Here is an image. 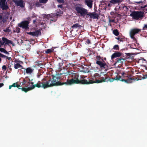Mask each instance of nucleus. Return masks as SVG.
Wrapping results in <instances>:
<instances>
[{
	"label": "nucleus",
	"instance_id": "42",
	"mask_svg": "<svg viewBox=\"0 0 147 147\" xmlns=\"http://www.w3.org/2000/svg\"><path fill=\"white\" fill-rule=\"evenodd\" d=\"M2 68L5 71L7 69V67L5 65H4L2 66Z\"/></svg>",
	"mask_w": 147,
	"mask_h": 147
},
{
	"label": "nucleus",
	"instance_id": "22",
	"mask_svg": "<svg viewBox=\"0 0 147 147\" xmlns=\"http://www.w3.org/2000/svg\"><path fill=\"white\" fill-rule=\"evenodd\" d=\"M21 89L23 91H24L25 92H27L28 91L32 90L31 86L28 87L27 88H18V89Z\"/></svg>",
	"mask_w": 147,
	"mask_h": 147
},
{
	"label": "nucleus",
	"instance_id": "26",
	"mask_svg": "<svg viewBox=\"0 0 147 147\" xmlns=\"http://www.w3.org/2000/svg\"><path fill=\"white\" fill-rule=\"evenodd\" d=\"M95 60L96 61H103V59L100 55H97L96 57Z\"/></svg>",
	"mask_w": 147,
	"mask_h": 147
},
{
	"label": "nucleus",
	"instance_id": "43",
	"mask_svg": "<svg viewBox=\"0 0 147 147\" xmlns=\"http://www.w3.org/2000/svg\"><path fill=\"white\" fill-rule=\"evenodd\" d=\"M90 43V40L88 39L86 41V43L87 44H89Z\"/></svg>",
	"mask_w": 147,
	"mask_h": 147
},
{
	"label": "nucleus",
	"instance_id": "11",
	"mask_svg": "<svg viewBox=\"0 0 147 147\" xmlns=\"http://www.w3.org/2000/svg\"><path fill=\"white\" fill-rule=\"evenodd\" d=\"M138 63L140 64L141 65H143L147 70V61L144 58H141L138 61Z\"/></svg>",
	"mask_w": 147,
	"mask_h": 147
},
{
	"label": "nucleus",
	"instance_id": "62",
	"mask_svg": "<svg viewBox=\"0 0 147 147\" xmlns=\"http://www.w3.org/2000/svg\"><path fill=\"white\" fill-rule=\"evenodd\" d=\"M106 58H104V60H106Z\"/></svg>",
	"mask_w": 147,
	"mask_h": 147
},
{
	"label": "nucleus",
	"instance_id": "19",
	"mask_svg": "<svg viewBox=\"0 0 147 147\" xmlns=\"http://www.w3.org/2000/svg\"><path fill=\"white\" fill-rule=\"evenodd\" d=\"M14 68L16 69H17L18 68L23 69V67L19 63L15 62L14 65Z\"/></svg>",
	"mask_w": 147,
	"mask_h": 147
},
{
	"label": "nucleus",
	"instance_id": "55",
	"mask_svg": "<svg viewBox=\"0 0 147 147\" xmlns=\"http://www.w3.org/2000/svg\"><path fill=\"white\" fill-rule=\"evenodd\" d=\"M141 9H144V6H141Z\"/></svg>",
	"mask_w": 147,
	"mask_h": 147
},
{
	"label": "nucleus",
	"instance_id": "64",
	"mask_svg": "<svg viewBox=\"0 0 147 147\" xmlns=\"http://www.w3.org/2000/svg\"><path fill=\"white\" fill-rule=\"evenodd\" d=\"M21 41H22V42H23V40H21Z\"/></svg>",
	"mask_w": 147,
	"mask_h": 147
},
{
	"label": "nucleus",
	"instance_id": "29",
	"mask_svg": "<svg viewBox=\"0 0 147 147\" xmlns=\"http://www.w3.org/2000/svg\"><path fill=\"white\" fill-rule=\"evenodd\" d=\"M27 78H28V76L26 77L23 80V82H22L23 84L24 85L26 83H27L28 81V80L27 79Z\"/></svg>",
	"mask_w": 147,
	"mask_h": 147
},
{
	"label": "nucleus",
	"instance_id": "16",
	"mask_svg": "<svg viewBox=\"0 0 147 147\" xmlns=\"http://www.w3.org/2000/svg\"><path fill=\"white\" fill-rule=\"evenodd\" d=\"M28 34L31 35L33 36H37L41 34V32L40 30H37L35 32H30L27 33Z\"/></svg>",
	"mask_w": 147,
	"mask_h": 147
},
{
	"label": "nucleus",
	"instance_id": "1",
	"mask_svg": "<svg viewBox=\"0 0 147 147\" xmlns=\"http://www.w3.org/2000/svg\"><path fill=\"white\" fill-rule=\"evenodd\" d=\"M122 76L123 78H127L126 79H123L121 76L117 75L115 78H112L111 79L110 77H107V76H105L104 78L101 77L100 80L96 79L95 81L90 79L86 80L83 79L79 80L78 79L79 76L78 75L75 73H73L72 74V78L71 79L75 81H77L76 82H77L76 83H75V84H89L94 83H98L103 82H112L114 80H117V81H120L122 82H124L127 83H131L132 82V78H131V75L127 74L124 72H123L122 73Z\"/></svg>",
	"mask_w": 147,
	"mask_h": 147
},
{
	"label": "nucleus",
	"instance_id": "61",
	"mask_svg": "<svg viewBox=\"0 0 147 147\" xmlns=\"http://www.w3.org/2000/svg\"><path fill=\"white\" fill-rule=\"evenodd\" d=\"M109 5H110V4L109 3V4H108V6H109Z\"/></svg>",
	"mask_w": 147,
	"mask_h": 147
},
{
	"label": "nucleus",
	"instance_id": "58",
	"mask_svg": "<svg viewBox=\"0 0 147 147\" xmlns=\"http://www.w3.org/2000/svg\"><path fill=\"white\" fill-rule=\"evenodd\" d=\"M1 58H0V62H1Z\"/></svg>",
	"mask_w": 147,
	"mask_h": 147
},
{
	"label": "nucleus",
	"instance_id": "20",
	"mask_svg": "<svg viewBox=\"0 0 147 147\" xmlns=\"http://www.w3.org/2000/svg\"><path fill=\"white\" fill-rule=\"evenodd\" d=\"M124 60L125 59L124 58H123L122 57H121L116 59L115 63H122L124 61Z\"/></svg>",
	"mask_w": 147,
	"mask_h": 147
},
{
	"label": "nucleus",
	"instance_id": "52",
	"mask_svg": "<svg viewBox=\"0 0 147 147\" xmlns=\"http://www.w3.org/2000/svg\"><path fill=\"white\" fill-rule=\"evenodd\" d=\"M36 17L35 16H34V14H33V15H32V18H35V17Z\"/></svg>",
	"mask_w": 147,
	"mask_h": 147
},
{
	"label": "nucleus",
	"instance_id": "54",
	"mask_svg": "<svg viewBox=\"0 0 147 147\" xmlns=\"http://www.w3.org/2000/svg\"><path fill=\"white\" fill-rule=\"evenodd\" d=\"M36 22V20H33V23L34 24Z\"/></svg>",
	"mask_w": 147,
	"mask_h": 147
},
{
	"label": "nucleus",
	"instance_id": "10",
	"mask_svg": "<svg viewBox=\"0 0 147 147\" xmlns=\"http://www.w3.org/2000/svg\"><path fill=\"white\" fill-rule=\"evenodd\" d=\"M2 39L3 42V45L4 46H5L7 45H9V44L12 45L13 46L14 45L12 41L8 40L6 38L2 37Z\"/></svg>",
	"mask_w": 147,
	"mask_h": 147
},
{
	"label": "nucleus",
	"instance_id": "46",
	"mask_svg": "<svg viewBox=\"0 0 147 147\" xmlns=\"http://www.w3.org/2000/svg\"><path fill=\"white\" fill-rule=\"evenodd\" d=\"M3 45V41H2V42L1 40H0V45H1V46H2Z\"/></svg>",
	"mask_w": 147,
	"mask_h": 147
},
{
	"label": "nucleus",
	"instance_id": "50",
	"mask_svg": "<svg viewBox=\"0 0 147 147\" xmlns=\"http://www.w3.org/2000/svg\"><path fill=\"white\" fill-rule=\"evenodd\" d=\"M4 85V84L3 83H0V88L1 87Z\"/></svg>",
	"mask_w": 147,
	"mask_h": 147
},
{
	"label": "nucleus",
	"instance_id": "27",
	"mask_svg": "<svg viewBox=\"0 0 147 147\" xmlns=\"http://www.w3.org/2000/svg\"><path fill=\"white\" fill-rule=\"evenodd\" d=\"M113 33L116 36L119 35V32L117 29H114L113 31Z\"/></svg>",
	"mask_w": 147,
	"mask_h": 147
},
{
	"label": "nucleus",
	"instance_id": "60",
	"mask_svg": "<svg viewBox=\"0 0 147 147\" xmlns=\"http://www.w3.org/2000/svg\"><path fill=\"white\" fill-rule=\"evenodd\" d=\"M33 80V79H31V80H30V81H31V82H32V81Z\"/></svg>",
	"mask_w": 147,
	"mask_h": 147
},
{
	"label": "nucleus",
	"instance_id": "25",
	"mask_svg": "<svg viewBox=\"0 0 147 147\" xmlns=\"http://www.w3.org/2000/svg\"><path fill=\"white\" fill-rule=\"evenodd\" d=\"M0 52H1L2 53H3L5 54H7V55H9V53L5 50V48H0Z\"/></svg>",
	"mask_w": 147,
	"mask_h": 147
},
{
	"label": "nucleus",
	"instance_id": "17",
	"mask_svg": "<svg viewBox=\"0 0 147 147\" xmlns=\"http://www.w3.org/2000/svg\"><path fill=\"white\" fill-rule=\"evenodd\" d=\"M122 53L118 52H116L113 53L111 56V59L112 60L115 57H119L121 56Z\"/></svg>",
	"mask_w": 147,
	"mask_h": 147
},
{
	"label": "nucleus",
	"instance_id": "48",
	"mask_svg": "<svg viewBox=\"0 0 147 147\" xmlns=\"http://www.w3.org/2000/svg\"><path fill=\"white\" fill-rule=\"evenodd\" d=\"M5 58H6L7 59H8V60H10L11 59V57H8L6 56V57Z\"/></svg>",
	"mask_w": 147,
	"mask_h": 147
},
{
	"label": "nucleus",
	"instance_id": "18",
	"mask_svg": "<svg viewBox=\"0 0 147 147\" xmlns=\"http://www.w3.org/2000/svg\"><path fill=\"white\" fill-rule=\"evenodd\" d=\"M82 26L81 25L78 24V23H76L74 24L73 26L71 27V28H72V29H80L82 28ZM73 30H72L71 31H73Z\"/></svg>",
	"mask_w": 147,
	"mask_h": 147
},
{
	"label": "nucleus",
	"instance_id": "4",
	"mask_svg": "<svg viewBox=\"0 0 147 147\" xmlns=\"http://www.w3.org/2000/svg\"><path fill=\"white\" fill-rule=\"evenodd\" d=\"M130 16L136 20L142 19L144 16V12L142 11H134L130 14Z\"/></svg>",
	"mask_w": 147,
	"mask_h": 147
},
{
	"label": "nucleus",
	"instance_id": "56",
	"mask_svg": "<svg viewBox=\"0 0 147 147\" xmlns=\"http://www.w3.org/2000/svg\"><path fill=\"white\" fill-rule=\"evenodd\" d=\"M130 48H131V49H135L133 47H131V46H130Z\"/></svg>",
	"mask_w": 147,
	"mask_h": 147
},
{
	"label": "nucleus",
	"instance_id": "34",
	"mask_svg": "<svg viewBox=\"0 0 147 147\" xmlns=\"http://www.w3.org/2000/svg\"><path fill=\"white\" fill-rule=\"evenodd\" d=\"M14 62H17V63H19L20 64H23V62L22 61L20 60H15Z\"/></svg>",
	"mask_w": 147,
	"mask_h": 147
},
{
	"label": "nucleus",
	"instance_id": "12",
	"mask_svg": "<svg viewBox=\"0 0 147 147\" xmlns=\"http://www.w3.org/2000/svg\"><path fill=\"white\" fill-rule=\"evenodd\" d=\"M23 69H24V74L25 75L26 73L27 74H30L33 72L34 71V69L31 68V67H28L26 69L23 68Z\"/></svg>",
	"mask_w": 147,
	"mask_h": 147
},
{
	"label": "nucleus",
	"instance_id": "32",
	"mask_svg": "<svg viewBox=\"0 0 147 147\" xmlns=\"http://www.w3.org/2000/svg\"><path fill=\"white\" fill-rule=\"evenodd\" d=\"M52 51L51 49H48L45 51V52L46 54H49L52 52Z\"/></svg>",
	"mask_w": 147,
	"mask_h": 147
},
{
	"label": "nucleus",
	"instance_id": "39",
	"mask_svg": "<svg viewBox=\"0 0 147 147\" xmlns=\"http://www.w3.org/2000/svg\"><path fill=\"white\" fill-rule=\"evenodd\" d=\"M57 13L62 14L63 13V12L62 11L60 10V9H59L58 10H57Z\"/></svg>",
	"mask_w": 147,
	"mask_h": 147
},
{
	"label": "nucleus",
	"instance_id": "28",
	"mask_svg": "<svg viewBox=\"0 0 147 147\" xmlns=\"http://www.w3.org/2000/svg\"><path fill=\"white\" fill-rule=\"evenodd\" d=\"M27 79L29 81L27 82V84H28V86H32V85L34 84V82H31L29 78H27Z\"/></svg>",
	"mask_w": 147,
	"mask_h": 147
},
{
	"label": "nucleus",
	"instance_id": "2",
	"mask_svg": "<svg viewBox=\"0 0 147 147\" xmlns=\"http://www.w3.org/2000/svg\"><path fill=\"white\" fill-rule=\"evenodd\" d=\"M52 78H50L49 79L46 80V79H43L42 81H38L37 83L35 84H33L31 86L32 90L34 89L35 87L38 88H42L44 89L55 86L54 82L53 79V77Z\"/></svg>",
	"mask_w": 147,
	"mask_h": 147
},
{
	"label": "nucleus",
	"instance_id": "30",
	"mask_svg": "<svg viewBox=\"0 0 147 147\" xmlns=\"http://www.w3.org/2000/svg\"><path fill=\"white\" fill-rule=\"evenodd\" d=\"M126 55L128 58H132L133 56L131 53H129L126 54Z\"/></svg>",
	"mask_w": 147,
	"mask_h": 147
},
{
	"label": "nucleus",
	"instance_id": "8",
	"mask_svg": "<svg viewBox=\"0 0 147 147\" xmlns=\"http://www.w3.org/2000/svg\"><path fill=\"white\" fill-rule=\"evenodd\" d=\"M87 15L89 16L90 18L91 19H98L99 15L96 12L92 13L88 12V13H87Z\"/></svg>",
	"mask_w": 147,
	"mask_h": 147
},
{
	"label": "nucleus",
	"instance_id": "59",
	"mask_svg": "<svg viewBox=\"0 0 147 147\" xmlns=\"http://www.w3.org/2000/svg\"><path fill=\"white\" fill-rule=\"evenodd\" d=\"M61 70V68H59V70L58 71H60Z\"/></svg>",
	"mask_w": 147,
	"mask_h": 147
},
{
	"label": "nucleus",
	"instance_id": "13",
	"mask_svg": "<svg viewBox=\"0 0 147 147\" xmlns=\"http://www.w3.org/2000/svg\"><path fill=\"white\" fill-rule=\"evenodd\" d=\"M17 6H20L21 7H24V1L22 0H12Z\"/></svg>",
	"mask_w": 147,
	"mask_h": 147
},
{
	"label": "nucleus",
	"instance_id": "38",
	"mask_svg": "<svg viewBox=\"0 0 147 147\" xmlns=\"http://www.w3.org/2000/svg\"><path fill=\"white\" fill-rule=\"evenodd\" d=\"M131 38L133 39V40L134 41H136V38L134 37V35H130Z\"/></svg>",
	"mask_w": 147,
	"mask_h": 147
},
{
	"label": "nucleus",
	"instance_id": "41",
	"mask_svg": "<svg viewBox=\"0 0 147 147\" xmlns=\"http://www.w3.org/2000/svg\"><path fill=\"white\" fill-rule=\"evenodd\" d=\"M147 29V24H145L143 28V30H145Z\"/></svg>",
	"mask_w": 147,
	"mask_h": 147
},
{
	"label": "nucleus",
	"instance_id": "15",
	"mask_svg": "<svg viewBox=\"0 0 147 147\" xmlns=\"http://www.w3.org/2000/svg\"><path fill=\"white\" fill-rule=\"evenodd\" d=\"M141 29L138 28H134L131 30L130 32V35H135L141 31Z\"/></svg>",
	"mask_w": 147,
	"mask_h": 147
},
{
	"label": "nucleus",
	"instance_id": "63",
	"mask_svg": "<svg viewBox=\"0 0 147 147\" xmlns=\"http://www.w3.org/2000/svg\"><path fill=\"white\" fill-rule=\"evenodd\" d=\"M112 22H113L114 21V20H112Z\"/></svg>",
	"mask_w": 147,
	"mask_h": 147
},
{
	"label": "nucleus",
	"instance_id": "45",
	"mask_svg": "<svg viewBox=\"0 0 147 147\" xmlns=\"http://www.w3.org/2000/svg\"><path fill=\"white\" fill-rule=\"evenodd\" d=\"M57 1L59 3H62L64 2L63 0H57Z\"/></svg>",
	"mask_w": 147,
	"mask_h": 147
},
{
	"label": "nucleus",
	"instance_id": "33",
	"mask_svg": "<svg viewBox=\"0 0 147 147\" xmlns=\"http://www.w3.org/2000/svg\"><path fill=\"white\" fill-rule=\"evenodd\" d=\"M39 1L40 3L45 4L48 1V0H39Z\"/></svg>",
	"mask_w": 147,
	"mask_h": 147
},
{
	"label": "nucleus",
	"instance_id": "6",
	"mask_svg": "<svg viewBox=\"0 0 147 147\" xmlns=\"http://www.w3.org/2000/svg\"><path fill=\"white\" fill-rule=\"evenodd\" d=\"M0 4L1 8L3 10H7L9 8L7 5L6 0H0Z\"/></svg>",
	"mask_w": 147,
	"mask_h": 147
},
{
	"label": "nucleus",
	"instance_id": "53",
	"mask_svg": "<svg viewBox=\"0 0 147 147\" xmlns=\"http://www.w3.org/2000/svg\"><path fill=\"white\" fill-rule=\"evenodd\" d=\"M2 18V16L0 14V20H1Z\"/></svg>",
	"mask_w": 147,
	"mask_h": 147
},
{
	"label": "nucleus",
	"instance_id": "49",
	"mask_svg": "<svg viewBox=\"0 0 147 147\" xmlns=\"http://www.w3.org/2000/svg\"><path fill=\"white\" fill-rule=\"evenodd\" d=\"M57 7H60V8H63V6H62V5H57Z\"/></svg>",
	"mask_w": 147,
	"mask_h": 147
},
{
	"label": "nucleus",
	"instance_id": "37",
	"mask_svg": "<svg viewBox=\"0 0 147 147\" xmlns=\"http://www.w3.org/2000/svg\"><path fill=\"white\" fill-rule=\"evenodd\" d=\"M20 29L19 28L17 27L16 28V29L15 30L16 31L15 32H16L17 33H18L20 32Z\"/></svg>",
	"mask_w": 147,
	"mask_h": 147
},
{
	"label": "nucleus",
	"instance_id": "9",
	"mask_svg": "<svg viewBox=\"0 0 147 147\" xmlns=\"http://www.w3.org/2000/svg\"><path fill=\"white\" fill-rule=\"evenodd\" d=\"M96 63L100 68L105 69L108 67V65L104 60H103V61H96Z\"/></svg>",
	"mask_w": 147,
	"mask_h": 147
},
{
	"label": "nucleus",
	"instance_id": "40",
	"mask_svg": "<svg viewBox=\"0 0 147 147\" xmlns=\"http://www.w3.org/2000/svg\"><path fill=\"white\" fill-rule=\"evenodd\" d=\"M0 57L5 58L6 57V55L0 53Z\"/></svg>",
	"mask_w": 147,
	"mask_h": 147
},
{
	"label": "nucleus",
	"instance_id": "47",
	"mask_svg": "<svg viewBox=\"0 0 147 147\" xmlns=\"http://www.w3.org/2000/svg\"><path fill=\"white\" fill-rule=\"evenodd\" d=\"M143 2L142 1H136V2H135V3H137V4H139V3H142Z\"/></svg>",
	"mask_w": 147,
	"mask_h": 147
},
{
	"label": "nucleus",
	"instance_id": "36",
	"mask_svg": "<svg viewBox=\"0 0 147 147\" xmlns=\"http://www.w3.org/2000/svg\"><path fill=\"white\" fill-rule=\"evenodd\" d=\"M3 30L5 32H9L10 31V30L8 27H7L4 30Z\"/></svg>",
	"mask_w": 147,
	"mask_h": 147
},
{
	"label": "nucleus",
	"instance_id": "31",
	"mask_svg": "<svg viewBox=\"0 0 147 147\" xmlns=\"http://www.w3.org/2000/svg\"><path fill=\"white\" fill-rule=\"evenodd\" d=\"M113 49L117 50H119V46L118 45H115L113 47Z\"/></svg>",
	"mask_w": 147,
	"mask_h": 147
},
{
	"label": "nucleus",
	"instance_id": "51",
	"mask_svg": "<svg viewBox=\"0 0 147 147\" xmlns=\"http://www.w3.org/2000/svg\"><path fill=\"white\" fill-rule=\"evenodd\" d=\"M120 37H116L115 38L117 40H118L119 41V40L120 39Z\"/></svg>",
	"mask_w": 147,
	"mask_h": 147
},
{
	"label": "nucleus",
	"instance_id": "57",
	"mask_svg": "<svg viewBox=\"0 0 147 147\" xmlns=\"http://www.w3.org/2000/svg\"><path fill=\"white\" fill-rule=\"evenodd\" d=\"M144 8H145V7H146V5H145L144 6Z\"/></svg>",
	"mask_w": 147,
	"mask_h": 147
},
{
	"label": "nucleus",
	"instance_id": "5",
	"mask_svg": "<svg viewBox=\"0 0 147 147\" xmlns=\"http://www.w3.org/2000/svg\"><path fill=\"white\" fill-rule=\"evenodd\" d=\"M75 9L78 13L80 14L82 16H84L87 14V10L81 6H76Z\"/></svg>",
	"mask_w": 147,
	"mask_h": 147
},
{
	"label": "nucleus",
	"instance_id": "21",
	"mask_svg": "<svg viewBox=\"0 0 147 147\" xmlns=\"http://www.w3.org/2000/svg\"><path fill=\"white\" fill-rule=\"evenodd\" d=\"M86 3L87 6L90 8L92 7V1L91 0H86L85 1Z\"/></svg>",
	"mask_w": 147,
	"mask_h": 147
},
{
	"label": "nucleus",
	"instance_id": "23",
	"mask_svg": "<svg viewBox=\"0 0 147 147\" xmlns=\"http://www.w3.org/2000/svg\"><path fill=\"white\" fill-rule=\"evenodd\" d=\"M122 1V0H111L110 2L111 3L113 4H119Z\"/></svg>",
	"mask_w": 147,
	"mask_h": 147
},
{
	"label": "nucleus",
	"instance_id": "24",
	"mask_svg": "<svg viewBox=\"0 0 147 147\" xmlns=\"http://www.w3.org/2000/svg\"><path fill=\"white\" fill-rule=\"evenodd\" d=\"M19 87H20V85H18V84L17 82H16L13 83L11 85L9 86V89H10L11 88L13 87H17L18 88Z\"/></svg>",
	"mask_w": 147,
	"mask_h": 147
},
{
	"label": "nucleus",
	"instance_id": "14",
	"mask_svg": "<svg viewBox=\"0 0 147 147\" xmlns=\"http://www.w3.org/2000/svg\"><path fill=\"white\" fill-rule=\"evenodd\" d=\"M63 74V75L62 76L63 77L62 78V77H61V76H58L57 77H57H59V78H60L58 80H59L60 79H61L60 80H61L62 81H65V80L66 81H67V76H68V74L67 73H60V75H62Z\"/></svg>",
	"mask_w": 147,
	"mask_h": 147
},
{
	"label": "nucleus",
	"instance_id": "3",
	"mask_svg": "<svg viewBox=\"0 0 147 147\" xmlns=\"http://www.w3.org/2000/svg\"><path fill=\"white\" fill-rule=\"evenodd\" d=\"M51 76L53 77V79L54 81H55L54 82L55 86H61L64 84H65L67 85H71L72 84H75L76 81H75L73 80V79H69L68 78V76H67V79L66 81H64L63 82H61L60 81H58V80L60 78L59 77H57L56 76H54L52 75ZM77 82H76V83Z\"/></svg>",
	"mask_w": 147,
	"mask_h": 147
},
{
	"label": "nucleus",
	"instance_id": "44",
	"mask_svg": "<svg viewBox=\"0 0 147 147\" xmlns=\"http://www.w3.org/2000/svg\"><path fill=\"white\" fill-rule=\"evenodd\" d=\"M119 41L120 42H123L124 41H125V38H120V39L119 40Z\"/></svg>",
	"mask_w": 147,
	"mask_h": 147
},
{
	"label": "nucleus",
	"instance_id": "35",
	"mask_svg": "<svg viewBox=\"0 0 147 147\" xmlns=\"http://www.w3.org/2000/svg\"><path fill=\"white\" fill-rule=\"evenodd\" d=\"M41 3H40V2H37L36 3V7H40V6H41V5H42V4H41Z\"/></svg>",
	"mask_w": 147,
	"mask_h": 147
},
{
	"label": "nucleus",
	"instance_id": "7",
	"mask_svg": "<svg viewBox=\"0 0 147 147\" xmlns=\"http://www.w3.org/2000/svg\"><path fill=\"white\" fill-rule=\"evenodd\" d=\"M29 22L27 21H25L22 22L21 23L19 24V26L25 30H27L29 29L28 24Z\"/></svg>",
	"mask_w": 147,
	"mask_h": 147
}]
</instances>
